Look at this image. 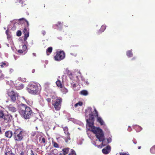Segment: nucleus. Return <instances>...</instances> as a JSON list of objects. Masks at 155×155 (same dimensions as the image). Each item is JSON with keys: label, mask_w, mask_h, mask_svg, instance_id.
<instances>
[{"label": "nucleus", "mask_w": 155, "mask_h": 155, "mask_svg": "<svg viewBox=\"0 0 155 155\" xmlns=\"http://www.w3.org/2000/svg\"><path fill=\"white\" fill-rule=\"evenodd\" d=\"M94 121H88L87 122L88 126L91 128V131L95 134L96 137L99 141H103L104 139V132L100 128L95 127L94 125Z\"/></svg>", "instance_id": "f257e3e1"}, {"label": "nucleus", "mask_w": 155, "mask_h": 155, "mask_svg": "<svg viewBox=\"0 0 155 155\" xmlns=\"http://www.w3.org/2000/svg\"><path fill=\"white\" fill-rule=\"evenodd\" d=\"M18 21L19 25H21V26H23L22 27L23 28V32L24 34V40L25 41L29 36V23L26 19L23 18L19 19Z\"/></svg>", "instance_id": "f03ea898"}, {"label": "nucleus", "mask_w": 155, "mask_h": 155, "mask_svg": "<svg viewBox=\"0 0 155 155\" xmlns=\"http://www.w3.org/2000/svg\"><path fill=\"white\" fill-rule=\"evenodd\" d=\"M19 112L26 119L30 118L32 113L31 109L29 107L23 104L19 105Z\"/></svg>", "instance_id": "7ed1b4c3"}, {"label": "nucleus", "mask_w": 155, "mask_h": 155, "mask_svg": "<svg viewBox=\"0 0 155 155\" xmlns=\"http://www.w3.org/2000/svg\"><path fill=\"white\" fill-rule=\"evenodd\" d=\"M41 89L39 84L33 82L30 83L27 87V90L28 92L34 95L38 94Z\"/></svg>", "instance_id": "20e7f679"}, {"label": "nucleus", "mask_w": 155, "mask_h": 155, "mask_svg": "<svg viewBox=\"0 0 155 155\" xmlns=\"http://www.w3.org/2000/svg\"><path fill=\"white\" fill-rule=\"evenodd\" d=\"M26 133L25 131L21 128L16 130L13 134V137L15 141H20L23 139L25 136Z\"/></svg>", "instance_id": "39448f33"}, {"label": "nucleus", "mask_w": 155, "mask_h": 155, "mask_svg": "<svg viewBox=\"0 0 155 155\" xmlns=\"http://www.w3.org/2000/svg\"><path fill=\"white\" fill-rule=\"evenodd\" d=\"M7 94L11 101L13 102H15L19 96V94L13 90H8L7 91Z\"/></svg>", "instance_id": "423d86ee"}, {"label": "nucleus", "mask_w": 155, "mask_h": 155, "mask_svg": "<svg viewBox=\"0 0 155 155\" xmlns=\"http://www.w3.org/2000/svg\"><path fill=\"white\" fill-rule=\"evenodd\" d=\"M65 57L64 52L62 51H57L56 54L54 57V59L55 61H60L63 59Z\"/></svg>", "instance_id": "0eeeda50"}, {"label": "nucleus", "mask_w": 155, "mask_h": 155, "mask_svg": "<svg viewBox=\"0 0 155 155\" xmlns=\"http://www.w3.org/2000/svg\"><path fill=\"white\" fill-rule=\"evenodd\" d=\"M62 101V98L59 97L56 99L54 101H52V105L56 110H58L60 109Z\"/></svg>", "instance_id": "6e6552de"}, {"label": "nucleus", "mask_w": 155, "mask_h": 155, "mask_svg": "<svg viewBox=\"0 0 155 155\" xmlns=\"http://www.w3.org/2000/svg\"><path fill=\"white\" fill-rule=\"evenodd\" d=\"M92 108L91 107H88L87 110L89 112H91V113L89 114V118L86 120V121L88 122V121H94V116H96L95 114V112L94 114H93L92 111ZM94 112H95L94 111Z\"/></svg>", "instance_id": "1a4fd4ad"}, {"label": "nucleus", "mask_w": 155, "mask_h": 155, "mask_svg": "<svg viewBox=\"0 0 155 155\" xmlns=\"http://www.w3.org/2000/svg\"><path fill=\"white\" fill-rule=\"evenodd\" d=\"M14 85L15 89L17 90H20L24 87V85L21 83L18 80H16L14 82Z\"/></svg>", "instance_id": "9d476101"}, {"label": "nucleus", "mask_w": 155, "mask_h": 155, "mask_svg": "<svg viewBox=\"0 0 155 155\" xmlns=\"http://www.w3.org/2000/svg\"><path fill=\"white\" fill-rule=\"evenodd\" d=\"M2 119L4 120L5 122L6 123L10 122L12 119V116L10 114H5Z\"/></svg>", "instance_id": "9b49d317"}, {"label": "nucleus", "mask_w": 155, "mask_h": 155, "mask_svg": "<svg viewBox=\"0 0 155 155\" xmlns=\"http://www.w3.org/2000/svg\"><path fill=\"white\" fill-rule=\"evenodd\" d=\"M95 112L96 115L97 117V121L101 125H103L104 124V122L101 117H98V112L96 110V108H94V111Z\"/></svg>", "instance_id": "f8f14e48"}, {"label": "nucleus", "mask_w": 155, "mask_h": 155, "mask_svg": "<svg viewBox=\"0 0 155 155\" xmlns=\"http://www.w3.org/2000/svg\"><path fill=\"white\" fill-rule=\"evenodd\" d=\"M7 107L8 110L12 112H15L17 110L16 108L12 104H9V105L7 106Z\"/></svg>", "instance_id": "ddd939ff"}, {"label": "nucleus", "mask_w": 155, "mask_h": 155, "mask_svg": "<svg viewBox=\"0 0 155 155\" xmlns=\"http://www.w3.org/2000/svg\"><path fill=\"white\" fill-rule=\"evenodd\" d=\"M26 155H35L33 150L30 148H27L25 150Z\"/></svg>", "instance_id": "4468645a"}, {"label": "nucleus", "mask_w": 155, "mask_h": 155, "mask_svg": "<svg viewBox=\"0 0 155 155\" xmlns=\"http://www.w3.org/2000/svg\"><path fill=\"white\" fill-rule=\"evenodd\" d=\"M110 146H108L104 148L102 150V151L103 153L107 154H108L110 151Z\"/></svg>", "instance_id": "2eb2a0df"}, {"label": "nucleus", "mask_w": 155, "mask_h": 155, "mask_svg": "<svg viewBox=\"0 0 155 155\" xmlns=\"http://www.w3.org/2000/svg\"><path fill=\"white\" fill-rule=\"evenodd\" d=\"M12 135H13V134L12 131L10 130L6 131L5 133V136L9 138H11Z\"/></svg>", "instance_id": "dca6fc26"}, {"label": "nucleus", "mask_w": 155, "mask_h": 155, "mask_svg": "<svg viewBox=\"0 0 155 155\" xmlns=\"http://www.w3.org/2000/svg\"><path fill=\"white\" fill-rule=\"evenodd\" d=\"M12 152V150L9 147H7L5 149V154H7L8 153H11Z\"/></svg>", "instance_id": "f3484780"}, {"label": "nucleus", "mask_w": 155, "mask_h": 155, "mask_svg": "<svg viewBox=\"0 0 155 155\" xmlns=\"http://www.w3.org/2000/svg\"><path fill=\"white\" fill-rule=\"evenodd\" d=\"M56 85L59 87L60 88H62L63 86L62 85L61 81L59 80H57L56 82Z\"/></svg>", "instance_id": "a211bd4d"}, {"label": "nucleus", "mask_w": 155, "mask_h": 155, "mask_svg": "<svg viewBox=\"0 0 155 155\" xmlns=\"http://www.w3.org/2000/svg\"><path fill=\"white\" fill-rule=\"evenodd\" d=\"M126 54L128 57H131L133 56V54L132 53V50H129L127 52Z\"/></svg>", "instance_id": "6ab92c4d"}, {"label": "nucleus", "mask_w": 155, "mask_h": 155, "mask_svg": "<svg viewBox=\"0 0 155 155\" xmlns=\"http://www.w3.org/2000/svg\"><path fill=\"white\" fill-rule=\"evenodd\" d=\"M58 153V151L56 149H54L52 150L51 153V155H57Z\"/></svg>", "instance_id": "aec40b11"}, {"label": "nucleus", "mask_w": 155, "mask_h": 155, "mask_svg": "<svg viewBox=\"0 0 155 155\" xmlns=\"http://www.w3.org/2000/svg\"><path fill=\"white\" fill-rule=\"evenodd\" d=\"M52 47H49L48 48L46 51L47 54V55H49L52 52Z\"/></svg>", "instance_id": "412c9836"}, {"label": "nucleus", "mask_w": 155, "mask_h": 155, "mask_svg": "<svg viewBox=\"0 0 155 155\" xmlns=\"http://www.w3.org/2000/svg\"><path fill=\"white\" fill-rule=\"evenodd\" d=\"M69 149H70L69 148H66L63 149H62V151H63V154L64 155H65L66 154L68 153L69 151Z\"/></svg>", "instance_id": "4be33fe9"}, {"label": "nucleus", "mask_w": 155, "mask_h": 155, "mask_svg": "<svg viewBox=\"0 0 155 155\" xmlns=\"http://www.w3.org/2000/svg\"><path fill=\"white\" fill-rule=\"evenodd\" d=\"M80 94L84 96H86L88 95V93L87 91L83 90L80 92Z\"/></svg>", "instance_id": "5701e85b"}, {"label": "nucleus", "mask_w": 155, "mask_h": 155, "mask_svg": "<svg viewBox=\"0 0 155 155\" xmlns=\"http://www.w3.org/2000/svg\"><path fill=\"white\" fill-rule=\"evenodd\" d=\"M67 135L66 137H65L64 138L65 142L66 143L68 142L69 140H71L70 137V134H68L66 135Z\"/></svg>", "instance_id": "b1692460"}, {"label": "nucleus", "mask_w": 155, "mask_h": 155, "mask_svg": "<svg viewBox=\"0 0 155 155\" xmlns=\"http://www.w3.org/2000/svg\"><path fill=\"white\" fill-rule=\"evenodd\" d=\"M8 64L6 62H2L1 63L0 66L1 68H3L4 66H8Z\"/></svg>", "instance_id": "393cba45"}, {"label": "nucleus", "mask_w": 155, "mask_h": 155, "mask_svg": "<svg viewBox=\"0 0 155 155\" xmlns=\"http://www.w3.org/2000/svg\"><path fill=\"white\" fill-rule=\"evenodd\" d=\"M106 28V26L104 25H103L101 26L100 30V33H101L103 32L105 29Z\"/></svg>", "instance_id": "a878e982"}, {"label": "nucleus", "mask_w": 155, "mask_h": 155, "mask_svg": "<svg viewBox=\"0 0 155 155\" xmlns=\"http://www.w3.org/2000/svg\"><path fill=\"white\" fill-rule=\"evenodd\" d=\"M5 112L4 110H0V119H2L4 116Z\"/></svg>", "instance_id": "bb28decb"}, {"label": "nucleus", "mask_w": 155, "mask_h": 155, "mask_svg": "<svg viewBox=\"0 0 155 155\" xmlns=\"http://www.w3.org/2000/svg\"><path fill=\"white\" fill-rule=\"evenodd\" d=\"M71 85L72 88L74 89V90L75 91L78 90L76 88V85L75 83L74 82L71 83Z\"/></svg>", "instance_id": "cd10ccee"}, {"label": "nucleus", "mask_w": 155, "mask_h": 155, "mask_svg": "<svg viewBox=\"0 0 155 155\" xmlns=\"http://www.w3.org/2000/svg\"><path fill=\"white\" fill-rule=\"evenodd\" d=\"M63 130L64 133L66 134H70L68 131V128L67 127H64L63 128Z\"/></svg>", "instance_id": "c85d7f7f"}, {"label": "nucleus", "mask_w": 155, "mask_h": 155, "mask_svg": "<svg viewBox=\"0 0 155 155\" xmlns=\"http://www.w3.org/2000/svg\"><path fill=\"white\" fill-rule=\"evenodd\" d=\"M61 88L62 89L61 90L63 94H65L68 92V90L64 87L63 86V88Z\"/></svg>", "instance_id": "c756f323"}, {"label": "nucleus", "mask_w": 155, "mask_h": 155, "mask_svg": "<svg viewBox=\"0 0 155 155\" xmlns=\"http://www.w3.org/2000/svg\"><path fill=\"white\" fill-rule=\"evenodd\" d=\"M82 105L83 103L81 101H79L75 104L74 106L75 107H76L78 106H81Z\"/></svg>", "instance_id": "7c9ffc66"}, {"label": "nucleus", "mask_w": 155, "mask_h": 155, "mask_svg": "<svg viewBox=\"0 0 155 155\" xmlns=\"http://www.w3.org/2000/svg\"><path fill=\"white\" fill-rule=\"evenodd\" d=\"M150 151L152 153H155V146H153L150 149Z\"/></svg>", "instance_id": "2f4dec72"}, {"label": "nucleus", "mask_w": 155, "mask_h": 155, "mask_svg": "<svg viewBox=\"0 0 155 155\" xmlns=\"http://www.w3.org/2000/svg\"><path fill=\"white\" fill-rule=\"evenodd\" d=\"M52 143L54 147L58 148L59 147V145L57 143L52 141Z\"/></svg>", "instance_id": "473e14b6"}, {"label": "nucleus", "mask_w": 155, "mask_h": 155, "mask_svg": "<svg viewBox=\"0 0 155 155\" xmlns=\"http://www.w3.org/2000/svg\"><path fill=\"white\" fill-rule=\"evenodd\" d=\"M69 155H76L75 151L72 149H71L70 152L69 153Z\"/></svg>", "instance_id": "72a5a7b5"}, {"label": "nucleus", "mask_w": 155, "mask_h": 155, "mask_svg": "<svg viewBox=\"0 0 155 155\" xmlns=\"http://www.w3.org/2000/svg\"><path fill=\"white\" fill-rule=\"evenodd\" d=\"M62 25V23L60 21H58V22L57 24L55 25V26L58 27H60Z\"/></svg>", "instance_id": "f704fd0d"}, {"label": "nucleus", "mask_w": 155, "mask_h": 155, "mask_svg": "<svg viewBox=\"0 0 155 155\" xmlns=\"http://www.w3.org/2000/svg\"><path fill=\"white\" fill-rule=\"evenodd\" d=\"M21 35V31L18 30L16 33V35L18 37L20 36Z\"/></svg>", "instance_id": "c9c22d12"}, {"label": "nucleus", "mask_w": 155, "mask_h": 155, "mask_svg": "<svg viewBox=\"0 0 155 155\" xmlns=\"http://www.w3.org/2000/svg\"><path fill=\"white\" fill-rule=\"evenodd\" d=\"M19 155H25V152L24 150H20L18 152Z\"/></svg>", "instance_id": "e433bc0d"}, {"label": "nucleus", "mask_w": 155, "mask_h": 155, "mask_svg": "<svg viewBox=\"0 0 155 155\" xmlns=\"http://www.w3.org/2000/svg\"><path fill=\"white\" fill-rule=\"evenodd\" d=\"M4 77V75L2 73V72L1 71H0V80L3 79Z\"/></svg>", "instance_id": "4c0bfd02"}, {"label": "nucleus", "mask_w": 155, "mask_h": 155, "mask_svg": "<svg viewBox=\"0 0 155 155\" xmlns=\"http://www.w3.org/2000/svg\"><path fill=\"white\" fill-rule=\"evenodd\" d=\"M116 155H129L128 154H127L126 153H117Z\"/></svg>", "instance_id": "58836bf2"}, {"label": "nucleus", "mask_w": 155, "mask_h": 155, "mask_svg": "<svg viewBox=\"0 0 155 155\" xmlns=\"http://www.w3.org/2000/svg\"><path fill=\"white\" fill-rule=\"evenodd\" d=\"M17 52L20 54H23L24 53V54H25V52L23 50H18L17 51Z\"/></svg>", "instance_id": "ea45409f"}, {"label": "nucleus", "mask_w": 155, "mask_h": 155, "mask_svg": "<svg viewBox=\"0 0 155 155\" xmlns=\"http://www.w3.org/2000/svg\"><path fill=\"white\" fill-rule=\"evenodd\" d=\"M45 99L48 102V104H50L51 103V99L50 98H46Z\"/></svg>", "instance_id": "a19ab883"}, {"label": "nucleus", "mask_w": 155, "mask_h": 155, "mask_svg": "<svg viewBox=\"0 0 155 155\" xmlns=\"http://www.w3.org/2000/svg\"><path fill=\"white\" fill-rule=\"evenodd\" d=\"M27 49V46L25 45H24L22 47V50H23L25 52L26 50Z\"/></svg>", "instance_id": "79ce46f5"}, {"label": "nucleus", "mask_w": 155, "mask_h": 155, "mask_svg": "<svg viewBox=\"0 0 155 155\" xmlns=\"http://www.w3.org/2000/svg\"><path fill=\"white\" fill-rule=\"evenodd\" d=\"M14 2L15 3H21L22 2V0H14Z\"/></svg>", "instance_id": "37998d69"}, {"label": "nucleus", "mask_w": 155, "mask_h": 155, "mask_svg": "<svg viewBox=\"0 0 155 155\" xmlns=\"http://www.w3.org/2000/svg\"><path fill=\"white\" fill-rule=\"evenodd\" d=\"M105 140V138H104V139L103 140V141H100L101 142V141L102 142V146H106V145L107 144L106 143H105V142H104Z\"/></svg>", "instance_id": "c03bdc74"}, {"label": "nucleus", "mask_w": 155, "mask_h": 155, "mask_svg": "<svg viewBox=\"0 0 155 155\" xmlns=\"http://www.w3.org/2000/svg\"><path fill=\"white\" fill-rule=\"evenodd\" d=\"M41 142H42L43 143H45V138L43 137L42 138Z\"/></svg>", "instance_id": "a18cd8bd"}, {"label": "nucleus", "mask_w": 155, "mask_h": 155, "mask_svg": "<svg viewBox=\"0 0 155 155\" xmlns=\"http://www.w3.org/2000/svg\"><path fill=\"white\" fill-rule=\"evenodd\" d=\"M11 153H8L7 154H5V155H15V154L12 153V152H10Z\"/></svg>", "instance_id": "49530a36"}, {"label": "nucleus", "mask_w": 155, "mask_h": 155, "mask_svg": "<svg viewBox=\"0 0 155 155\" xmlns=\"http://www.w3.org/2000/svg\"><path fill=\"white\" fill-rule=\"evenodd\" d=\"M41 33L43 35H45L46 32L45 31L43 30L41 31Z\"/></svg>", "instance_id": "de8ad7c7"}, {"label": "nucleus", "mask_w": 155, "mask_h": 155, "mask_svg": "<svg viewBox=\"0 0 155 155\" xmlns=\"http://www.w3.org/2000/svg\"><path fill=\"white\" fill-rule=\"evenodd\" d=\"M13 71H14V70L13 69L11 68L10 69L9 72L10 73H12V72H13Z\"/></svg>", "instance_id": "09e8293b"}, {"label": "nucleus", "mask_w": 155, "mask_h": 155, "mask_svg": "<svg viewBox=\"0 0 155 155\" xmlns=\"http://www.w3.org/2000/svg\"><path fill=\"white\" fill-rule=\"evenodd\" d=\"M133 142H134V144H136L137 143V141L135 140V139H134L133 140Z\"/></svg>", "instance_id": "8fccbe9b"}, {"label": "nucleus", "mask_w": 155, "mask_h": 155, "mask_svg": "<svg viewBox=\"0 0 155 155\" xmlns=\"http://www.w3.org/2000/svg\"><path fill=\"white\" fill-rule=\"evenodd\" d=\"M86 83V84L88 85L89 84V83L87 81H84Z\"/></svg>", "instance_id": "3c124183"}, {"label": "nucleus", "mask_w": 155, "mask_h": 155, "mask_svg": "<svg viewBox=\"0 0 155 155\" xmlns=\"http://www.w3.org/2000/svg\"><path fill=\"white\" fill-rule=\"evenodd\" d=\"M33 55L35 56H36V54L35 53H33Z\"/></svg>", "instance_id": "603ef678"}, {"label": "nucleus", "mask_w": 155, "mask_h": 155, "mask_svg": "<svg viewBox=\"0 0 155 155\" xmlns=\"http://www.w3.org/2000/svg\"><path fill=\"white\" fill-rule=\"evenodd\" d=\"M131 129V128L130 127H129L128 128V130L129 131H130V129Z\"/></svg>", "instance_id": "864d4df0"}, {"label": "nucleus", "mask_w": 155, "mask_h": 155, "mask_svg": "<svg viewBox=\"0 0 155 155\" xmlns=\"http://www.w3.org/2000/svg\"><path fill=\"white\" fill-rule=\"evenodd\" d=\"M35 69H33V70H32V73H34V72H35Z\"/></svg>", "instance_id": "5fc2aeb1"}, {"label": "nucleus", "mask_w": 155, "mask_h": 155, "mask_svg": "<svg viewBox=\"0 0 155 155\" xmlns=\"http://www.w3.org/2000/svg\"><path fill=\"white\" fill-rule=\"evenodd\" d=\"M141 146H139V147H138V149H140L141 148Z\"/></svg>", "instance_id": "6e6d98bb"}, {"label": "nucleus", "mask_w": 155, "mask_h": 155, "mask_svg": "<svg viewBox=\"0 0 155 155\" xmlns=\"http://www.w3.org/2000/svg\"><path fill=\"white\" fill-rule=\"evenodd\" d=\"M135 59V58H134H134H133L131 59V60H134V59Z\"/></svg>", "instance_id": "4d7b16f0"}, {"label": "nucleus", "mask_w": 155, "mask_h": 155, "mask_svg": "<svg viewBox=\"0 0 155 155\" xmlns=\"http://www.w3.org/2000/svg\"><path fill=\"white\" fill-rule=\"evenodd\" d=\"M73 47H74L73 46H71V48L72 49Z\"/></svg>", "instance_id": "13d9d810"}, {"label": "nucleus", "mask_w": 155, "mask_h": 155, "mask_svg": "<svg viewBox=\"0 0 155 155\" xmlns=\"http://www.w3.org/2000/svg\"><path fill=\"white\" fill-rule=\"evenodd\" d=\"M36 129H37H37H38L37 127H36Z\"/></svg>", "instance_id": "bf43d9fd"}]
</instances>
